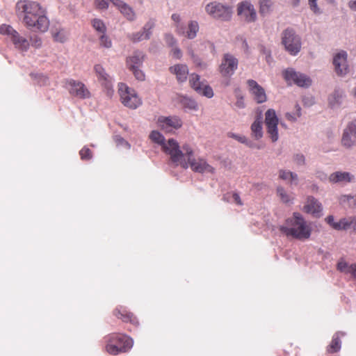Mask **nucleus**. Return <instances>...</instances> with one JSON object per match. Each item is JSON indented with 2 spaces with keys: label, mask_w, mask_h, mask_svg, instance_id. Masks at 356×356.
I'll return each instance as SVG.
<instances>
[{
  "label": "nucleus",
  "mask_w": 356,
  "mask_h": 356,
  "mask_svg": "<svg viewBox=\"0 0 356 356\" xmlns=\"http://www.w3.org/2000/svg\"><path fill=\"white\" fill-rule=\"evenodd\" d=\"M15 13L24 26L35 32L45 33L49 26L47 12L39 3L30 0H19L15 5Z\"/></svg>",
  "instance_id": "nucleus-1"
},
{
  "label": "nucleus",
  "mask_w": 356,
  "mask_h": 356,
  "mask_svg": "<svg viewBox=\"0 0 356 356\" xmlns=\"http://www.w3.org/2000/svg\"><path fill=\"white\" fill-rule=\"evenodd\" d=\"M280 230L286 236L299 240L309 238L312 232L310 225L298 213H294L293 217L288 218L285 224L280 227Z\"/></svg>",
  "instance_id": "nucleus-2"
},
{
  "label": "nucleus",
  "mask_w": 356,
  "mask_h": 356,
  "mask_svg": "<svg viewBox=\"0 0 356 356\" xmlns=\"http://www.w3.org/2000/svg\"><path fill=\"white\" fill-rule=\"evenodd\" d=\"M181 158L179 161H173L176 165H180L184 168H188L189 166L191 169L200 173L213 172V168L207 161L202 159H196L194 157L193 150L192 147L184 144L181 149Z\"/></svg>",
  "instance_id": "nucleus-3"
},
{
  "label": "nucleus",
  "mask_w": 356,
  "mask_h": 356,
  "mask_svg": "<svg viewBox=\"0 0 356 356\" xmlns=\"http://www.w3.org/2000/svg\"><path fill=\"white\" fill-rule=\"evenodd\" d=\"M149 138L154 143L161 145L163 151L170 156L172 161L181 159V149L175 140L171 138L166 141L164 136L160 132L155 130L150 133Z\"/></svg>",
  "instance_id": "nucleus-4"
},
{
  "label": "nucleus",
  "mask_w": 356,
  "mask_h": 356,
  "mask_svg": "<svg viewBox=\"0 0 356 356\" xmlns=\"http://www.w3.org/2000/svg\"><path fill=\"white\" fill-rule=\"evenodd\" d=\"M204 9L206 13L215 19L228 22L232 17L233 8L228 4L214 1L206 4Z\"/></svg>",
  "instance_id": "nucleus-5"
},
{
  "label": "nucleus",
  "mask_w": 356,
  "mask_h": 356,
  "mask_svg": "<svg viewBox=\"0 0 356 356\" xmlns=\"http://www.w3.org/2000/svg\"><path fill=\"white\" fill-rule=\"evenodd\" d=\"M134 344L133 339L124 334H112L106 346V351L111 355H118L129 350Z\"/></svg>",
  "instance_id": "nucleus-6"
},
{
  "label": "nucleus",
  "mask_w": 356,
  "mask_h": 356,
  "mask_svg": "<svg viewBox=\"0 0 356 356\" xmlns=\"http://www.w3.org/2000/svg\"><path fill=\"white\" fill-rule=\"evenodd\" d=\"M282 44L291 56H296L301 50V38L292 29H286L282 33Z\"/></svg>",
  "instance_id": "nucleus-7"
},
{
  "label": "nucleus",
  "mask_w": 356,
  "mask_h": 356,
  "mask_svg": "<svg viewBox=\"0 0 356 356\" xmlns=\"http://www.w3.org/2000/svg\"><path fill=\"white\" fill-rule=\"evenodd\" d=\"M118 91L122 103L125 106L135 109L142 104L141 99L139 98L136 91L129 88L126 84L122 83H120Z\"/></svg>",
  "instance_id": "nucleus-8"
},
{
  "label": "nucleus",
  "mask_w": 356,
  "mask_h": 356,
  "mask_svg": "<svg viewBox=\"0 0 356 356\" xmlns=\"http://www.w3.org/2000/svg\"><path fill=\"white\" fill-rule=\"evenodd\" d=\"M282 75L285 81L290 85L296 84L299 87L308 88L312 81L309 76L296 71L293 68H287L283 71Z\"/></svg>",
  "instance_id": "nucleus-9"
},
{
  "label": "nucleus",
  "mask_w": 356,
  "mask_h": 356,
  "mask_svg": "<svg viewBox=\"0 0 356 356\" xmlns=\"http://www.w3.org/2000/svg\"><path fill=\"white\" fill-rule=\"evenodd\" d=\"M0 33L9 36L15 47L23 51H26L30 46L29 42L15 30L11 26L2 24L0 26Z\"/></svg>",
  "instance_id": "nucleus-10"
},
{
  "label": "nucleus",
  "mask_w": 356,
  "mask_h": 356,
  "mask_svg": "<svg viewBox=\"0 0 356 356\" xmlns=\"http://www.w3.org/2000/svg\"><path fill=\"white\" fill-rule=\"evenodd\" d=\"M278 123L279 119L275 111L272 108L267 110L265 113V124L266 126L267 133L273 143L277 141L279 138L277 129Z\"/></svg>",
  "instance_id": "nucleus-11"
},
{
  "label": "nucleus",
  "mask_w": 356,
  "mask_h": 356,
  "mask_svg": "<svg viewBox=\"0 0 356 356\" xmlns=\"http://www.w3.org/2000/svg\"><path fill=\"white\" fill-rule=\"evenodd\" d=\"M341 143L344 148L348 149L356 147V119L349 122L344 128Z\"/></svg>",
  "instance_id": "nucleus-12"
},
{
  "label": "nucleus",
  "mask_w": 356,
  "mask_h": 356,
  "mask_svg": "<svg viewBox=\"0 0 356 356\" xmlns=\"http://www.w3.org/2000/svg\"><path fill=\"white\" fill-rule=\"evenodd\" d=\"M238 65V59L234 55L226 53L223 55L221 64L219 66L220 73L223 76L229 77L234 74Z\"/></svg>",
  "instance_id": "nucleus-13"
},
{
  "label": "nucleus",
  "mask_w": 356,
  "mask_h": 356,
  "mask_svg": "<svg viewBox=\"0 0 356 356\" xmlns=\"http://www.w3.org/2000/svg\"><path fill=\"white\" fill-rule=\"evenodd\" d=\"M191 87L198 94L211 98L213 96L212 88L205 81H201L200 76L197 74H192L189 80Z\"/></svg>",
  "instance_id": "nucleus-14"
},
{
  "label": "nucleus",
  "mask_w": 356,
  "mask_h": 356,
  "mask_svg": "<svg viewBox=\"0 0 356 356\" xmlns=\"http://www.w3.org/2000/svg\"><path fill=\"white\" fill-rule=\"evenodd\" d=\"M66 88L71 95L77 98L86 99L90 97L89 90L81 81L69 79L66 81Z\"/></svg>",
  "instance_id": "nucleus-15"
},
{
  "label": "nucleus",
  "mask_w": 356,
  "mask_h": 356,
  "mask_svg": "<svg viewBox=\"0 0 356 356\" xmlns=\"http://www.w3.org/2000/svg\"><path fill=\"white\" fill-rule=\"evenodd\" d=\"M348 54L345 51H340L333 58L335 73L339 76H344L349 72Z\"/></svg>",
  "instance_id": "nucleus-16"
},
{
  "label": "nucleus",
  "mask_w": 356,
  "mask_h": 356,
  "mask_svg": "<svg viewBox=\"0 0 356 356\" xmlns=\"http://www.w3.org/2000/svg\"><path fill=\"white\" fill-rule=\"evenodd\" d=\"M332 184L347 185L355 181V177L351 172L337 170L332 172L327 177Z\"/></svg>",
  "instance_id": "nucleus-17"
},
{
  "label": "nucleus",
  "mask_w": 356,
  "mask_h": 356,
  "mask_svg": "<svg viewBox=\"0 0 356 356\" xmlns=\"http://www.w3.org/2000/svg\"><path fill=\"white\" fill-rule=\"evenodd\" d=\"M156 124L160 129L165 132H172L173 130L180 128L182 125L181 120L177 116H160Z\"/></svg>",
  "instance_id": "nucleus-18"
},
{
  "label": "nucleus",
  "mask_w": 356,
  "mask_h": 356,
  "mask_svg": "<svg viewBox=\"0 0 356 356\" xmlns=\"http://www.w3.org/2000/svg\"><path fill=\"white\" fill-rule=\"evenodd\" d=\"M237 13L247 22H254L257 19V13L253 5L248 1L238 4Z\"/></svg>",
  "instance_id": "nucleus-19"
},
{
  "label": "nucleus",
  "mask_w": 356,
  "mask_h": 356,
  "mask_svg": "<svg viewBox=\"0 0 356 356\" xmlns=\"http://www.w3.org/2000/svg\"><path fill=\"white\" fill-rule=\"evenodd\" d=\"M199 24L195 20H190L187 26L185 24H179L177 26V34L184 36L189 40L194 39L199 31Z\"/></svg>",
  "instance_id": "nucleus-20"
},
{
  "label": "nucleus",
  "mask_w": 356,
  "mask_h": 356,
  "mask_svg": "<svg viewBox=\"0 0 356 356\" xmlns=\"http://www.w3.org/2000/svg\"><path fill=\"white\" fill-rule=\"evenodd\" d=\"M111 3L118 9L120 13L128 21L133 22L136 19L137 15L134 10L129 5L121 0H111Z\"/></svg>",
  "instance_id": "nucleus-21"
},
{
  "label": "nucleus",
  "mask_w": 356,
  "mask_h": 356,
  "mask_svg": "<svg viewBox=\"0 0 356 356\" xmlns=\"http://www.w3.org/2000/svg\"><path fill=\"white\" fill-rule=\"evenodd\" d=\"M247 83L250 92L253 95L254 99L257 103L261 104L266 101L267 98L265 90L257 81L249 79Z\"/></svg>",
  "instance_id": "nucleus-22"
},
{
  "label": "nucleus",
  "mask_w": 356,
  "mask_h": 356,
  "mask_svg": "<svg viewBox=\"0 0 356 356\" xmlns=\"http://www.w3.org/2000/svg\"><path fill=\"white\" fill-rule=\"evenodd\" d=\"M171 74L176 76V79L179 83H184L187 80L188 76V67L186 64H175L169 68Z\"/></svg>",
  "instance_id": "nucleus-23"
},
{
  "label": "nucleus",
  "mask_w": 356,
  "mask_h": 356,
  "mask_svg": "<svg viewBox=\"0 0 356 356\" xmlns=\"http://www.w3.org/2000/svg\"><path fill=\"white\" fill-rule=\"evenodd\" d=\"M304 211L306 213H311L316 217L321 215L323 210L322 204L314 197H309L304 206Z\"/></svg>",
  "instance_id": "nucleus-24"
},
{
  "label": "nucleus",
  "mask_w": 356,
  "mask_h": 356,
  "mask_svg": "<svg viewBox=\"0 0 356 356\" xmlns=\"http://www.w3.org/2000/svg\"><path fill=\"white\" fill-rule=\"evenodd\" d=\"M94 70L102 85L108 90L111 89L113 87L112 78L106 72L104 68L101 65L97 64L94 67Z\"/></svg>",
  "instance_id": "nucleus-25"
},
{
  "label": "nucleus",
  "mask_w": 356,
  "mask_h": 356,
  "mask_svg": "<svg viewBox=\"0 0 356 356\" xmlns=\"http://www.w3.org/2000/svg\"><path fill=\"white\" fill-rule=\"evenodd\" d=\"M51 34L56 42L64 43L69 38L68 31L60 25H55L51 29Z\"/></svg>",
  "instance_id": "nucleus-26"
},
{
  "label": "nucleus",
  "mask_w": 356,
  "mask_h": 356,
  "mask_svg": "<svg viewBox=\"0 0 356 356\" xmlns=\"http://www.w3.org/2000/svg\"><path fill=\"white\" fill-rule=\"evenodd\" d=\"M145 54L140 51H136L127 58V64L129 69L140 67L144 60Z\"/></svg>",
  "instance_id": "nucleus-27"
},
{
  "label": "nucleus",
  "mask_w": 356,
  "mask_h": 356,
  "mask_svg": "<svg viewBox=\"0 0 356 356\" xmlns=\"http://www.w3.org/2000/svg\"><path fill=\"white\" fill-rule=\"evenodd\" d=\"M344 91L341 89H336L329 96L328 103L331 108H336L341 106L342 104L343 98L344 97Z\"/></svg>",
  "instance_id": "nucleus-28"
},
{
  "label": "nucleus",
  "mask_w": 356,
  "mask_h": 356,
  "mask_svg": "<svg viewBox=\"0 0 356 356\" xmlns=\"http://www.w3.org/2000/svg\"><path fill=\"white\" fill-rule=\"evenodd\" d=\"M279 177L282 180L288 181L291 185H298L299 181L296 173L286 170H280L279 171Z\"/></svg>",
  "instance_id": "nucleus-29"
},
{
  "label": "nucleus",
  "mask_w": 356,
  "mask_h": 356,
  "mask_svg": "<svg viewBox=\"0 0 356 356\" xmlns=\"http://www.w3.org/2000/svg\"><path fill=\"white\" fill-rule=\"evenodd\" d=\"M338 200L342 207L356 209V195H341L339 197Z\"/></svg>",
  "instance_id": "nucleus-30"
},
{
  "label": "nucleus",
  "mask_w": 356,
  "mask_h": 356,
  "mask_svg": "<svg viewBox=\"0 0 356 356\" xmlns=\"http://www.w3.org/2000/svg\"><path fill=\"white\" fill-rule=\"evenodd\" d=\"M337 268L339 271L346 274H350L356 278V264L349 265L347 262L341 261L337 264Z\"/></svg>",
  "instance_id": "nucleus-31"
},
{
  "label": "nucleus",
  "mask_w": 356,
  "mask_h": 356,
  "mask_svg": "<svg viewBox=\"0 0 356 356\" xmlns=\"http://www.w3.org/2000/svg\"><path fill=\"white\" fill-rule=\"evenodd\" d=\"M252 136L255 140H259L263 137L262 122L260 118H257L251 125Z\"/></svg>",
  "instance_id": "nucleus-32"
},
{
  "label": "nucleus",
  "mask_w": 356,
  "mask_h": 356,
  "mask_svg": "<svg viewBox=\"0 0 356 356\" xmlns=\"http://www.w3.org/2000/svg\"><path fill=\"white\" fill-rule=\"evenodd\" d=\"M342 231L351 230L356 233V217L348 216L343 218Z\"/></svg>",
  "instance_id": "nucleus-33"
},
{
  "label": "nucleus",
  "mask_w": 356,
  "mask_h": 356,
  "mask_svg": "<svg viewBox=\"0 0 356 356\" xmlns=\"http://www.w3.org/2000/svg\"><path fill=\"white\" fill-rule=\"evenodd\" d=\"M340 336H343V333L337 332L332 338V342L328 347L327 351L330 353H336L341 348Z\"/></svg>",
  "instance_id": "nucleus-34"
},
{
  "label": "nucleus",
  "mask_w": 356,
  "mask_h": 356,
  "mask_svg": "<svg viewBox=\"0 0 356 356\" xmlns=\"http://www.w3.org/2000/svg\"><path fill=\"white\" fill-rule=\"evenodd\" d=\"M325 221L329 225L330 227L337 231H342V222L343 218H340L339 221L334 220V217L332 215H330L325 218Z\"/></svg>",
  "instance_id": "nucleus-35"
},
{
  "label": "nucleus",
  "mask_w": 356,
  "mask_h": 356,
  "mask_svg": "<svg viewBox=\"0 0 356 356\" xmlns=\"http://www.w3.org/2000/svg\"><path fill=\"white\" fill-rule=\"evenodd\" d=\"M155 25L156 21L154 19H149L142 28L141 31L148 39L151 38Z\"/></svg>",
  "instance_id": "nucleus-36"
},
{
  "label": "nucleus",
  "mask_w": 356,
  "mask_h": 356,
  "mask_svg": "<svg viewBox=\"0 0 356 356\" xmlns=\"http://www.w3.org/2000/svg\"><path fill=\"white\" fill-rule=\"evenodd\" d=\"M273 2L271 0H259V13L262 15L268 14L271 10Z\"/></svg>",
  "instance_id": "nucleus-37"
},
{
  "label": "nucleus",
  "mask_w": 356,
  "mask_h": 356,
  "mask_svg": "<svg viewBox=\"0 0 356 356\" xmlns=\"http://www.w3.org/2000/svg\"><path fill=\"white\" fill-rule=\"evenodd\" d=\"M92 25L95 30L98 33L99 35L106 32V25L104 22L99 19H92Z\"/></svg>",
  "instance_id": "nucleus-38"
},
{
  "label": "nucleus",
  "mask_w": 356,
  "mask_h": 356,
  "mask_svg": "<svg viewBox=\"0 0 356 356\" xmlns=\"http://www.w3.org/2000/svg\"><path fill=\"white\" fill-rule=\"evenodd\" d=\"M229 138H234L241 143L245 144L250 147H253V143L249 140L245 136L236 134L232 132L228 133Z\"/></svg>",
  "instance_id": "nucleus-39"
},
{
  "label": "nucleus",
  "mask_w": 356,
  "mask_h": 356,
  "mask_svg": "<svg viewBox=\"0 0 356 356\" xmlns=\"http://www.w3.org/2000/svg\"><path fill=\"white\" fill-rule=\"evenodd\" d=\"M127 38L134 43L139 42L145 40H149L145 35H144V33L141 30L128 34Z\"/></svg>",
  "instance_id": "nucleus-40"
},
{
  "label": "nucleus",
  "mask_w": 356,
  "mask_h": 356,
  "mask_svg": "<svg viewBox=\"0 0 356 356\" xmlns=\"http://www.w3.org/2000/svg\"><path fill=\"white\" fill-rule=\"evenodd\" d=\"M99 45L102 47L110 49L112 47V41L106 33L99 35Z\"/></svg>",
  "instance_id": "nucleus-41"
},
{
  "label": "nucleus",
  "mask_w": 356,
  "mask_h": 356,
  "mask_svg": "<svg viewBox=\"0 0 356 356\" xmlns=\"http://www.w3.org/2000/svg\"><path fill=\"white\" fill-rule=\"evenodd\" d=\"M293 163L298 167H302L305 165V157L302 154L297 153L293 156Z\"/></svg>",
  "instance_id": "nucleus-42"
},
{
  "label": "nucleus",
  "mask_w": 356,
  "mask_h": 356,
  "mask_svg": "<svg viewBox=\"0 0 356 356\" xmlns=\"http://www.w3.org/2000/svg\"><path fill=\"white\" fill-rule=\"evenodd\" d=\"M277 193L282 201L284 203H289L291 202L290 196L287 194L286 191L282 186H278Z\"/></svg>",
  "instance_id": "nucleus-43"
},
{
  "label": "nucleus",
  "mask_w": 356,
  "mask_h": 356,
  "mask_svg": "<svg viewBox=\"0 0 356 356\" xmlns=\"http://www.w3.org/2000/svg\"><path fill=\"white\" fill-rule=\"evenodd\" d=\"M183 105L192 110H197V104L192 99L185 97L182 100Z\"/></svg>",
  "instance_id": "nucleus-44"
},
{
  "label": "nucleus",
  "mask_w": 356,
  "mask_h": 356,
  "mask_svg": "<svg viewBox=\"0 0 356 356\" xmlns=\"http://www.w3.org/2000/svg\"><path fill=\"white\" fill-rule=\"evenodd\" d=\"M79 154L82 160H89L92 157V152L86 146L80 150Z\"/></svg>",
  "instance_id": "nucleus-45"
},
{
  "label": "nucleus",
  "mask_w": 356,
  "mask_h": 356,
  "mask_svg": "<svg viewBox=\"0 0 356 356\" xmlns=\"http://www.w3.org/2000/svg\"><path fill=\"white\" fill-rule=\"evenodd\" d=\"M260 52L265 56V59L268 64H270L273 62L271 51L268 49H267L264 46H261Z\"/></svg>",
  "instance_id": "nucleus-46"
},
{
  "label": "nucleus",
  "mask_w": 356,
  "mask_h": 356,
  "mask_svg": "<svg viewBox=\"0 0 356 356\" xmlns=\"http://www.w3.org/2000/svg\"><path fill=\"white\" fill-rule=\"evenodd\" d=\"M165 41L169 47H172L177 45V40L170 33H167L165 35Z\"/></svg>",
  "instance_id": "nucleus-47"
},
{
  "label": "nucleus",
  "mask_w": 356,
  "mask_h": 356,
  "mask_svg": "<svg viewBox=\"0 0 356 356\" xmlns=\"http://www.w3.org/2000/svg\"><path fill=\"white\" fill-rule=\"evenodd\" d=\"M31 45L35 48H40L42 46V39L38 35H33L30 38Z\"/></svg>",
  "instance_id": "nucleus-48"
},
{
  "label": "nucleus",
  "mask_w": 356,
  "mask_h": 356,
  "mask_svg": "<svg viewBox=\"0 0 356 356\" xmlns=\"http://www.w3.org/2000/svg\"><path fill=\"white\" fill-rule=\"evenodd\" d=\"M309 6L310 9L315 14H321V10L317 5V0H308Z\"/></svg>",
  "instance_id": "nucleus-49"
},
{
  "label": "nucleus",
  "mask_w": 356,
  "mask_h": 356,
  "mask_svg": "<svg viewBox=\"0 0 356 356\" xmlns=\"http://www.w3.org/2000/svg\"><path fill=\"white\" fill-rule=\"evenodd\" d=\"M170 54L176 59H181L182 57V51L177 45L172 47Z\"/></svg>",
  "instance_id": "nucleus-50"
},
{
  "label": "nucleus",
  "mask_w": 356,
  "mask_h": 356,
  "mask_svg": "<svg viewBox=\"0 0 356 356\" xmlns=\"http://www.w3.org/2000/svg\"><path fill=\"white\" fill-rule=\"evenodd\" d=\"M130 70L133 72L136 79L139 81H143L145 79V74L139 69V67H135Z\"/></svg>",
  "instance_id": "nucleus-51"
},
{
  "label": "nucleus",
  "mask_w": 356,
  "mask_h": 356,
  "mask_svg": "<svg viewBox=\"0 0 356 356\" xmlns=\"http://www.w3.org/2000/svg\"><path fill=\"white\" fill-rule=\"evenodd\" d=\"M111 2V0H95V3L99 9H107L108 7V2Z\"/></svg>",
  "instance_id": "nucleus-52"
},
{
  "label": "nucleus",
  "mask_w": 356,
  "mask_h": 356,
  "mask_svg": "<svg viewBox=\"0 0 356 356\" xmlns=\"http://www.w3.org/2000/svg\"><path fill=\"white\" fill-rule=\"evenodd\" d=\"M171 18L173 20V22L175 23V31H176V33H177V26L179 24H184L181 22V17L178 14H176V13L172 14Z\"/></svg>",
  "instance_id": "nucleus-53"
},
{
  "label": "nucleus",
  "mask_w": 356,
  "mask_h": 356,
  "mask_svg": "<svg viewBox=\"0 0 356 356\" xmlns=\"http://www.w3.org/2000/svg\"><path fill=\"white\" fill-rule=\"evenodd\" d=\"M115 142L117 143L118 145H124L127 149L130 148V145L120 136L115 137Z\"/></svg>",
  "instance_id": "nucleus-54"
},
{
  "label": "nucleus",
  "mask_w": 356,
  "mask_h": 356,
  "mask_svg": "<svg viewBox=\"0 0 356 356\" xmlns=\"http://www.w3.org/2000/svg\"><path fill=\"white\" fill-rule=\"evenodd\" d=\"M298 118V117L296 115V113H286V118L289 121L295 122L297 120Z\"/></svg>",
  "instance_id": "nucleus-55"
},
{
  "label": "nucleus",
  "mask_w": 356,
  "mask_h": 356,
  "mask_svg": "<svg viewBox=\"0 0 356 356\" xmlns=\"http://www.w3.org/2000/svg\"><path fill=\"white\" fill-rule=\"evenodd\" d=\"M187 53L191 56L192 60H195V61L197 60V56L195 54L194 51L192 49L191 47H188L187 48Z\"/></svg>",
  "instance_id": "nucleus-56"
},
{
  "label": "nucleus",
  "mask_w": 356,
  "mask_h": 356,
  "mask_svg": "<svg viewBox=\"0 0 356 356\" xmlns=\"http://www.w3.org/2000/svg\"><path fill=\"white\" fill-rule=\"evenodd\" d=\"M236 106L239 108H243L245 107V103L243 97H238L237 99Z\"/></svg>",
  "instance_id": "nucleus-57"
},
{
  "label": "nucleus",
  "mask_w": 356,
  "mask_h": 356,
  "mask_svg": "<svg viewBox=\"0 0 356 356\" xmlns=\"http://www.w3.org/2000/svg\"><path fill=\"white\" fill-rule=\"evenodd\" d=\"M193 62L197 65L202 68L206 67V63H203L201 59L197 56V60L195 61V60H193Z\"/></svg>",
  "instance_id": "nucleus-58"
},
{
  "label": "nucleus",
  "mask_w": 356,
  "mask_h": 356,
  "mask_svg": "<svg viewBox=\"0 0 356 356\" xmlns=\"http://www.w3.org/2000/svg\"><path fill=\"white\" fill-rule=\"evenodd\" d=\"M232 198L234 200V201L238 205H241L242 204V202H241V198L239 197V195L237 194V193H234L232 195Z\"/></svg>",
  "instance_id": "nucleus-59"
},
{
  "label": "nucleus",
  "mask_w": 356,
  "mask_h": 356,
  "mask_svg": "<svg viewBox=\"0 0 356 356\" xmlns=\"http://www.w3.org/2000/svg\"><path fill=\"white\" fill-rule=\"evenodd\" d=\"M118 313L121 315V318L124 321H130L131 322H132V319H131L132 314H128L124 315V314H121L120 312H118Z\"/></svg>",
  "instance_id": "nucleus-60"
},
{
  "label": "nucleus",
  "mask_w": 356,
  "mask_h": 356,
  "mask_svg": "<svg viewBox=\"0 0 356 356\" xmlns=\"http://www.w3.org/2000/svg\"><path fill=\"white\" fill-rule=\"evenodd\" d=\"M349 8L353 10H356V0L350 1L348 3Z\"/></svg>",
  "instance_id": "nucleus-61"
},
{
  "label": "nucleus",
  "mask_w": 356,
  "mask_h": 356,
  "mask_svg": "<svg viewBox=\"0 0 356 356\" xmlns=\"http://www.w3.org/2000/svg\"><path fill=\"white\" fill-rule=\"evenodd\" d=\"M296 114L299 118L301 115V108L298 104L296 105Z\"/></svg>",
  "instance_id": "nucleus-62"
},
{
  "label": "nucleus",
  "mask_w": 356,
  "mask_h": 356,
  "mask_svg": "<svg viewBox=\"0 0 356 356\" xmlns=\"http://www.w3.org/2000/svg\"><path fill=\"white\" fill-rule=\"evenodd\" d=\"M318 177L319 179H321V180H324V179H327V176L326 174L323 173V172H320L318 175Z\"/></svg>",
  "instance_id": "nucleus-63"
},
{
  "label": "nucleus",
  "mask_w": 356,
  "mask_h": 356,
  "mask_svg": "<svg viewBox=\"0 0 356 356\" xmlns=\"http://www.w3.org/2000/svg\"><path fill=\"white\" fill-rule=\"evenodd\" d=\"M353 95L355 98L356 99V87H355L353 90Z\"/></svg>",
  "instance_id": "nucleus-64"
}]
</instances>
